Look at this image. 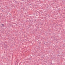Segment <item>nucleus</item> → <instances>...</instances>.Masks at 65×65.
Returning a JSON list of instances; mask_svg holds the SVG:
<instances>
[{"label": "nucleus", "mask_w": 65, "mask_h": 65, "mask_svg": "<svg viewBox=\"0 0 65 65\" xmlns=\"http://www.w3.org/2000/svg\"><path fill=\"white\" fill-rule=\"evenodd\" d=\"M2 26H4V24H2Z\"/></svg>", "instance_id": "obj_1"}]
</instances>
